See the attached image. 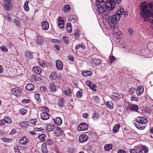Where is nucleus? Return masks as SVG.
Wrapping results in <instances>:
<instances>
[{
    "instance_id": "1",
    "label": "nucleus",
    "mask_w": 153,
    "mask_h": 153,
    "mask_svg": "<svg viewBox=\"0 0 153 153\" xmlns=\"http://www.w3.org/2000/svg\"><path fill=\"white\" fill-rule=\"evenodd\" d=\"M100 4H97V7L98 9L97 12L100 14L102 13V17L105 18L106 16L113 14L112 11L115 7L114 1L113 0H102L100 3Z\"/></svg>"
},
{
    "instance_id": "2",
    "label": "nucleus",
    "mask_w": 153,
    "mask_h": 153,
    "mask_svg": "<svg viewBox=\"0 0 153 153\" xmlns=\"http://www.w3.org/2000/svg\"><path fill=\"white\" fill-rule=\"evenodd\" d=\"M112 15H110L108 16H106L105 19H108V18L109 22L110 23L115 24H116L120 19V17L119 16L117 15L116 14L113 15L114 13L113 12Z\"/></svg>"
},
{
    "instance_id": "3",
    "label": "nucleus",
    "mask_w": 153,
    "mask_h": 153,
    "mask_svg": "<svg viewBox=\"0 0 153 153\" xmlns=\"http://www.w3.org/2000/svg\"><path fill=\"white\" fill-rule=\"evenodd\" d=\"M88 124L85 123H82L79 125L77 128V129L79 131L87 130L88 128Z\"/></svg>"
},
{
    "instance_id": "4",
    "label": "nucleus",
    "mask_w": 153,
    "mask_h": 153,
    "mask_svg": "<svg viewBox=\"0 0 153 153\" xmlns=\"http://www.w3.org/2000/svg\"><path fill=\"white\" fill-rule=\"evenodd\" d=\"M22 90L19 87H16L11 90V93L13 94L16 96H19Z\"/></svg>"
},
{
    "instance_id": "5",
    "label": "nucleus",
    "mask_w": 153,
    "mask_h": 153,
    "mask_svg": "<svg viewBox=\"0 0 153 153\" xmlns=\"http://www.w3.org/2000/svg\"><path fill=\"white\" fill-rule=\"evenodd\" d=\"M153 13L152 12H151L150 13H146L147 15V16L144 17L143 20L145 22H150L151 19H150V17L153 18V19L152 21V23L153 24Z\"/></svg>"
},
{
    "instance_id": "6",
    "label": "nucleus",
    "mask_w": 153,
    "mask_h": 153,
    "mask_svg": "<svg viewBox=\"0 0 153 153\" xmlns=\"http://www.w3.org/2000/svg\"><path fill=\"white\" fill-rule=\"evenodd\" d=\"M4 8L7 11H9L12 7L10 0H4Z\"/></svg>"
},
{
    "instance_id": "7",
    "label": "nucleus",
    "mask_w": 153,
    "mask_h": 153,
    "mask_svg": "<svg viewBox=\"0 0 153 153\" xmlns=\"http://www.w3.org/2000/svg\"><path fill=\"white\" fill-rule=\"evenodd\" d=\"M55 133L58 136H62L64 135L63 131L59 127L56 126L55 128Z\"/></svg>"
},
{
    "instance_id": "8",
    "label": "nucleus",
    "mask_w": 153,
    "mask_h": 153,
    "mask_svg": "<svg viewBox=\"0 0 153 153\" xmlns=\"http://www.w3.org/2000/svg\"><path fill=\"white\" fill-rule=\"evenodd\" d=\"M42 69L39 67L35 66L33 68L32 71L37 75H41Z\"/></svg>"
},
{
    "instance_id": "9",
    "label": "nucleus",
    "mask_w": 153,
    "mask_h": 153,
    "mask_svg": "<svg viewBox=\"0 0 153 153\" xmlns=\"http://www.w3.org/2000/svg\"><path fill=\"white\" fill-rule=\"evenodd\" d=\"M136 122L144 124L147 122V121L146 119L143 117H138L136 119Z\"/></svg>"
},
{
    "instance_id": "10",
    "label": "nucleus",
    "mask_w": 153,
    "mask_h": 153,
    "mask_svg": "<svg viewBox=\"0 0 153 153\" xmlns=\"http://www.w3.org/2000/svg\"><path fill=\"white\" fill-rule=\"evenodd\" d=\"M33 52L27 51L25 54L26 58L28 60H32L33 58Z\"/></svg>"
},
{
    "instance_id": "11",
    "label": "nucleus",
    "mask_w": 153,
    "mask_h": 153,
    "mask_svg": "<svg viewBox=\"0 0 153 153\" xmlns=\"http://www.w3.org/2000/svg\"><path fill=\"white\" fill-rule=\"evenodd\" d=\"M88 136L85 134H82L80 135L79 140L80 142L81 143L86 142L88 140Z\"/></svg>"
},
{
    "instance_id": "12",
    "label": "nucleus",
    "mask_w": 153,
    "mask_h": 153,
    "mask_svg": "<svg viewBox=\"0 0 153 153\" xmlns=\"http://www.w3.org/2000/svg\"><path fill=\"white\" fill-rule=\"evenodd\" d=\"M56 65L58 70H61L63 69V64L60 60L58 59L56 62Z\"/></svg>"
},
{
    "instance_id": "13",
    "label": "nucleus",
    "mask_w": 153,
    "mask_h": 153,
    "mask_svg": "<svg viewBox=\"0 0 153 153\" xmlns=\"http://www.w3.org/2000/svg\"><path fill=\"white\" fill-rule=\"evenodd\" d=\"M29 141L27 138L25 136H23L19 140V142L21 144L26 145L27 143H28Z\"/></svg>"
},
{
    "instance_id": "14",
    "label": "nucleus",
    "mask_w": 153,
    "mask_h": 153,
    "mask_svg": "<svg viewBox=\"0 0 153 153\" xmlns=\"http://www.w3.org/2000/svg\"><path fill=\"white\" fill-rule=\"evenodd\" d=\"M50 115L46 112H43L40 114L41 118L43 120H46L49 119Z\"/></svg>"
},
{
    "instance_id": "15",
    "label": "nucleus",
    "mask_w": 153,
    "mask_h": 153,
    "mask_svg": "<svg viewBox=\"0 0 153 153\" xmlns=\"http://www.w3.org/2000/svg\"><path fill=\"white\" fill-rule=\"evenodd\" d=\"M36 43L39 45H41L43 43V39L42 37L40 35H37V37L36 39Z\"/></svg>"
},
{
    "instance_id": "16",
    "label": "nucleus",
    "mask_w": 153,
    "mask_h": 153,
    "mask_svg": "<svg viewBox=\"0 0 153 153\" xmlns=\"http://www.w3.org/2000/svg\"><path fill=\"white\" fill-rule=\"evenodd\" d=\"M42 26L43 29L44 30H47L49 28V24L47 21H43L42 23Z\"/></svg>"
},
{
    "instance_id": "17",
    "label": "nucleus",
    "mask_w": 153,
    "mask_h": 153,
    "mask_svg": "<svg viewBox=\"0 0 153 153\" xmlns=\"http://www.w3.org/2000/svg\"><path fill=\"white\" fill-rule=\"evenodd\" d=\"M101 60L98 58H95L92 59V63L93 65L98 66L101 63Z\"/></svg>"
},
{
    "instance_id": "18",
    "label": "nucleus",
    "mask_w": 153,
    "mask_h": 153,
    "mask_svg": "<svg viewBox=\"0 0 153 153\" xmlns=\"http://www.w3.org/2000/svg\"><path fill=\"white\" fill-rule=\"evenodd\" d=\"M134 125L136 128L140 130H143L145 128V126L143 124L140 123H134Z\"/></svg>"
},
{
    "instance_id": "19",
    "label": "nucleus",
    "mask_w": 153,
    "mask_h": 153,
    "mask_svg": "<svg viewBox=\"0 0 153 153\" xmlns=\"http://www.w3.org/2000/svg\"><path fill=\"white\" fill-rule=\"evenodd\" d=\"M143 91V87L142 86H139L137 89V94L138 96H140Z\"/></svg>"
},
{
    "instance_id": "20",
    "label": "nucleus",
    "mask_w": 153,
    "mask_h": 153,
    "mask_svg": "<svg viewBox=\"0 0 153 153\" xmlns=\"http://www.w3.org/2000/svg\"><path fill=\"white\" fill-rule=\"evenodd\" d=\"M62 91L67 96L71 94V90L68 87L64 88L62 89Z\"/></svg>"
},
{
    "instance_id": "21",
    "label": "nucleus",
    "mask_w": 153,
    "mask_h": 153,
    "mask_svg": "<svg viewBox=\"0 0 153 153\" xmlns=\"http://www.w3.org/2000/svg\"><path fill=\"white\" fill-rule=\"evenodd\" d=\"M58 25L60 28L62 29L64 27V21L61 20L60 17L58 19Z\"/></svg>"
},
{
    "instance_id": "22",
    "label": "nucleus",
    "mask_w": 153,
    "mask_h": 153,
    "mask_svg": "<svg viewBox=\"0 0 153 153\" xmlns=\"http://www.w3.org/2000/svg\"><path fill=\"white\" fill-rule=\"evenodd\" d=\"M34 89V86L32 84H28L26 86L25 89L28 91H32Z\"/></svg>"
},
{
    "instance_id": "23",
    "label": "nucleus",
    "mask_w": 153,
    "mask_h": 153,
    "mask_svg": "<svg viewBox=\"0 0 153 153\" xmlns=\"http://www.w3.org/2000/svg\"><path fill=\"white\" fill-rule=\"evenodd\" d=\"M54 128V125L52 124L47 125L45 127V129L48 132H51L53 131Z\"/></svg>"
},
{
    "instance_id": "24",
    "label": "nucleus",
    "mask_w": 153,
    "mask_h": 153,
    "mask_svg": "<svg viewBox=\"0 0 153 153\" xmlns=\"http://www.w3.org/2000/svg\"><path fill=\"white\" fill-rule=\"evenodd\" d=\"M49 77L50 79L53 80H56L57 79V75L54 72H52Z\"/></svg>"
},
{
    "instance_id": "25",
    "label": "nucleus",
    "mask_w": 153,
    "mask_h": 153,
    "mask_svg": "<svg viewBox=\"0 0 153 153\" xmlns=\"http://www.w3.org/2000/svg\"><path fill=\"white\" fill-rule=\"evenodd\" d=\"M139 107L137 105L133 104L131 105L130 107V109L131 111H135L137 112L138 111Z\"/></svg>"
},
{
    "instance_id": "26",
    "label": "nucleus",
    "mask_w": 153,
    "mask_h": 153,
    "mask_svg": "<svg viewBox=\"0 0 153 153\" xmlns=\"http://www.w3.org/2000/svg\"><path fill=\"white\" fill-rule=\"evenodd\" d=\"M120 125L119 124L115 125L113 127V131L114 133H116L119 131L120 128Z\"/></svg>"
},
{
    "instance_id": "27",
    "label": "nucleus",
    "mask_w": 153,
    "mask_h": 153,
    "mask_svg": "<svg viewBox=\"0 0 153 153\" xmlns=\"http://www.w3.org/2000/svg\"><path fill=\"white\" fill-rule=\"evenodd\" d=\"M93 74L92 72L91 71H87L82 72V75L84 77H88L91 75Z\"/></svg>"
},
{
    "instance_id": "28",
    "label": "nucleus",
    "mask_w": 153,
    "mask_h": 153,
    "mask_svg": "<svg viewBox=\"0 0 153 153\" xmlns=\"http://www.w3.org/2000/svg\"><path fill=\"white\" fill-rule=\"evenodd\" d=\"M54 121L55 124L58 126L60 125L62 123V119L59 117L56 118L55 120H54Z\"/></svg>"
},
{
    "instance_id": "29",
    "label": "nucleus",
    "mask_w": 153,
    "mask_h": 153,
    "mask_svg": "<svg viewBox=\"0 0 153 153\" xmlns=\"http://www.w3.org/2000/svg\"><path fill=\"white\" fill-rule=\"evenodd\" d=\"M112 148V145L111 144H106L104 146V150L106 151H109Z\"/></svg>"
},
{
    "instance_id": "30",
    "label": "nucleus",
    "mask_w": 153,
    "mask_h": 153,
    "mask_svg": "<svg viewBox=\"0 0 153 153\" xmlns=\"http://www.w3.org/2000/svg\"><path fill=\"white\" fill-rule=\"evenodd\" d=\"M66 30L68 33H71L72 31L71 25L70 23H68L66 25Z\"/></svg>"
},
{
    "instance_id": "31",
    "label": "nucleus",
    "mask_w": 153,
    "mask_h": 153,
    "mask_svg": "<svg viewBox=\"0 0 153 153\" xmlns=\"http://www.w3.org/2000/svg\"><path fill=\"white\" fill-rule=\"evenodd\" d=\"M105 104L108 108L110 109H111L113 108H114L113 103L111 101H108Z\"/></svg>"
},
{
    "instance_id": "32",
    "label": "nucleus",
    "mask_w": 153,
    "mask_h": 153,
    "mask_svg": "<svg viewBox=\"0 0 153 153\" xmlns=\"http://www.w3.org/2000/svg\"><path fill=\"white\" fill-rule=\"evenodd\" d=\"M139 150V148L137 146L134 147L133 149H131L129 150L130 153H138Z\"/></svg>"
},
{
    "instance_id": "33",
    "label": "nucleus",
    "mask_w": 153,
    "mask_h": 153,
    "mask_svg": "<svg viewBox=\"0 0 153 153\" xmlns=\"http://www.w3.org/2000/svg\"><path fill=\"white\" fill-rule=\"evenodd\" d=\"M41 149L43 153H48V151L46 146V144H43L42 145Z\"/></svg>"
},
{
    "instance_id": "34",
    "label": "nucleus",
    "mask_w": 153,
    "mask_h": 153,
    "mask_svg": "<svg viewBox=\"0 0 153 153\" xmlns=\"http://www.w3.org/2000/svg\"><path fill=\"white\" fill-rule=\"evenodd\" d=\"M80 48H81L82 49H84L85 48V46L84 44H78L76 45L75 48L76 50H78Z\"/></svg>"
},
{
    "instance_id": "35",
    "label": "nucleus",
    "mask_w": 153,
    "mask_h": 153,
    "mask_svg": "<svg viewBox=\"0 0 153 153\" xmlns=\"http://www.w3.org/2000/svg\"><path fill=\"white\" fill-rule=\"evenodd\" d=\"M68 19L69 20L71 21V20H74V21H75L77 20V17L75 15H70L68 17Z\"/></svg>"
},
{
    "instance_id": "36",
    "label": "nucleus",
    "mask_w": 153,
    "mask_h": 153,
    "mask_svg": "<svg viewBox=\"0 0 153 153\" xmlns=\"http://www.w3.org/2000/svg\"><path fill=\"white\" fill-rule=\"evenodd\" d=\"M124 11V10L123 8H120L119 10H118L116 14L118 16H119V17L120 18V15L123 14Z\"/></svg>"
},
{
    "instance_id": "37",
    "label": "nucleus",
    "mask_w": 153,
    "mask_h": 153,
    "mask_svg": "<svg viewBox=\"0 0 153 153\" xmlns=\"http://www.w3.org/2000/svg\"><path fill=\"white\" fill-rule=\"evenodd\" d=\"M116 97L117 99L120 100L121 98L120 96L118 94L116 93H114L111 95V98H114L113 97Z\"/></svg>"
},
{
    "instance_id": "38",
    "label": "nucleus",
    "mask_w": 153,
    "mask_h": 153,
    "mask_svg": "<svg viewBox=\"0 0 153 153\" xmlns=\"http://www.w3.org/2000/svg\"><path fill=\"white\" fill-rule=\"evenodd\" d=\"M4 120L5 123H10L12 122L11 119L7 117H5L4 118Z\"/></svg>"
},
{
    "instance_id": "39",
    "label": "nucleus",
    "mask_w": 153,
    "mask_h": 153,
    "mask_svg": "<svg viewBox=\"0 0 153 153\" xmlns=\"http://www.w3.org/2000/svg\"><path fill=\"white\" fill-rule=\"evenodd\" d=\"M63 10L65 12H68L70 11L71 8L68 5H66L64 7Z\"/></svg>"
},
{
    "instance_id": "40",
    "label": "nucleus",
    "mask_w": 153,
    "mask_h": 153,
    "mask_svg": "<svg viewBox=\"0 0 153 153\" xmlns=\"http://www.w3.org/2000/svg\"><path fill=\"white\" fill-rule=\"evenodd\" d=\"M46 137V135L45 134H42L39 136V138L41 142H43L45 141Z\"/></svg>"
},
{
    "instance_id": "41",
    "label": "nucleus",
    "mask_w": 153,
    "mask_h": 153,
    "mask_svg": "<svg viewBox=\"0 0 153 153\" xmlns=\"http://www.w3.org/2000/svg\"><path fill=\"white\" fill-rule=\"evenodd\" d=\"M56 87L53 84H51L50 86V89L51 91H54L56 90Z\"/></svg>"
},
{
    "instance_id": "42",
    "label": "nucleus",
    "mask_w": 153,
    "mask_h": 153,
    "mask_svg": "<svg viewBox=\"0 0 153 153\" xmlns=\"http://www.w3.org/2000/svg\"><path fill=\"white\" fill-rule=\"evenodd\" d=\"M19 124L21 126H22L25 128L27 127L28 126L27 123L25 121H23L22 122H19Z\"/></svg>"
},
{
    "instance_id": "43",
    "label": "nucleus",
    "mask_w": 153,
    "mask_h": 153,
    "mask_svg": "<svg viewBox=\"0 0 153 153\" xmlns=\"http://www.w3.org/2000/svg\"><path fill=\"white\" fill-rule=\"evenodd\" d=\"M35 98L37 100L38 102H40L41 99L40 97V94L38 93L36 94L35 95Z\"/></svg>"
},
{
    "instance_id": "44",
    "label": "nucleus",
    "mask_w": 153,
    "mask_h": 153,
    "mask_svg": "<svg viewBox=\"0 0 153 153\" xmlns=\"http://www.w3.org/2000/svg\"><path fill=\"white\" fill-rule=\"evenodd\" d=\"M138 153H147L146 150L143 147L139 148Z\"/></svg>"
},
{
    "instance_id": "45",
    "label": "nucleus",
    "mask_w": 153,
    "mask_h": 153,
    "mask_svg": "<svg viewBox=\"0 0 153 153\" xmlns=\"http://www.w3.org/2000/svg\"><path fill=\"white\" fill-rule=\"evenodd\" d=\"M28 2L26 1L25 2L24 8L26 11H28L29 10V7L28 6Z\"/></svg>"
},
{
    "instance_id": "46",
    "label": "nucleus",
    "mask_w": 153,
    "mask_h": 153,
    "mask_svg": "<svg viewBox=\"0 0 153 153\" xmlns=\"http://www.w3.org/2000/svg\"><path fill=\"white\" fill-rule=\"evenodd\" d=\"M82 91L81 90L79 91L76 93V96L79 98H80L82 97Z\"/></svg>"
},
{
    "instance_id": "47",
    "label": "nucleus",
    "mask_w": 153,
    "mask_h": 153,
    "mask_svg": "<svg viewBox=\"0 0 153 153\" xmlns=\"http://www.w3.org/2000/svg\"><path fill=\"white\" fill-rule=\"evenodd\" d=\"M3 141L4 142L9 143L11 142L12 141V139L11 138H7L5 137H3L2 139Z\"/></svg>"
},
{
    "instance_id": "48",
    "label": "nucleus",
    "mask_w": 153,
    "mask_h": 153,
    "mask_svg": "<svg viewBox=\"0 0 153 153\" xmlns=\"http://www.w3.org/2000/svg\"><path fill=\"white\" fill-rule=\"evenodd\" d=\"M62 40L64 41V43L66 45L68 44L69 43L68 37L66 36H64L62 38Z\"/></svg>"
},
{
    "instance_id": "49",
    "label": "nucleus",
    "mask_w": 153,
    "mask_h": 153,
    "mask_svg": "<svg viewBox=\"0 0 153 153\" xmlns=\"http://www.w3.org/2000/svg\"><path fill=\"white\" fill-rule=\"evenodd\" d=\"M19 111L20 113L23 115L27 113V110L25 108H23L20 110Z\"/></svg>"
},
{
    "instance_id": "50",
    "label": "nucleus",
    "mask_w": 153,
    "mask_h": 153,
    "mask_svg": "<svg viewBox=\"0 0 153 153\" xmlns=\"http://www.w3.org/2000/svg\"><path fill=\"white\" fill-rule=\"evenodd\" d=\"M53 143V141L50 139H48L46 141L45 143L44 144H46H46H47L48 145L50 146L52 145Z\"/></svg>"
},
{
    "instance_id": "51",
    "label": "nucleus",
    "mask_w": 153,
    "mask_h": 153,
    "mask_svg": "<svg viewBox=\"0 0 153 153\" xmlns=\"http://www.w3.org/2000/svg\"><path fill=\"white\" fill-rule=\"evenodd\" d=\"M34 130L36 131H42V132H43L44 131V129H43L42 128H35L34 129Z\"/></svg>"
},
{
    "instance_id": "52",
    "label": "nucleus",
    "mask_w": 153,
    "mask_h": 153,
    "mask_svg": "<svg viewBox=\"0 0 153 153\" xmlns=\"http://www.w3.org/2000/svg\"><path fill=\"white\" fill-rule=\"evenodd\" d=\"M4 16L5 17V18L7 19L9 22H10L11 21V19L9 13H6L5 15Z\"/></svg>"
},
{
    "instance_id": "53",
    "label": "nucleus",
    "mask_w": 153,
    "mask_h": 153,
    "mask_svg": "<svg viewBox=\"0 0 153 153\" xmlns=\"http://www.w3.org/2000/svg\"><path fill=\"white\" fill-rule=\"evenodd\" d=\"M40 89L42 92H46L47 91V88L44 86H41Z\"/></svg>"
},
{
    "instance_id": "54",
    "label": "nucleus",
    "mask_w": 153,
    "mask_h": 153,
    "mask_svg": "<svg viewBox=\"0 0 153 153\" xmlns=\"http://www.w3.org/2000/svg\"><path fill=\"white\" fill-rule=\"evenodd\" d=\"M93 98L94 100L97 103H99L100 102V99L98 97V96H94L93 97Z\"/></svg>"
},
{
    "instance_id": "55",
    "label": "nucleus",
    "mask_w": 153,
    "mask_h": 153,
    "mask_svg": "<svg viewBox=\"0 0 153 153\" xmlns=\"http://www.w3.org/2000/svg\"><path fill=\"white\" fill-rule=\"evenodd\" d=\"M135 91V89L133 88H131L129 91V93L131 95H133Z\"/></svg>"
},
{
    "instance_id": "56",
    "label": "nucleus",
    "mask_w": 153,
    "mask_h": 153,
    "mask_svg": "<svg viewBox=\"0 0 153 153\" xmlns=\"http://www.w3.org/2000/svg\"><path fill=\"white\" fill-rule=\"evenodd\" d=\"M90 88L93 91H96L97 90V86L95 84H93L90 87Z\"/></svg>"
},
{
    "instance_id": "57",
    "label": "nucleus",
    "mask_w": 153,
    "mask_h": 153,
    "mask_svg": "<svg viewBox=\"0 0 153 153\" xmlns=\"http://www.w3.org/2000/svg\"><path fill=\"white\" fill-rule=\"evenodd\" d=\"M64 103V102L63 100L62 99H60L59 104V106L61 108L63 106Z\"/></svg>"
},
{
    "instance_id": "58",
    "label": "nucleus",
    "mask_w": 153,
    "mask_h": 153,
    "mask_svg": "<svg viewBox=\"0 0 153 153\" xmlns=\"http://www.w3.org/2000/svg\"><path fill=\"white\" fill-rule=\"evenodd\" d=\"M40 65L43 68H45L46 67V65L44 61L39 62Z\"/></svg>"
},
{
    "instance_id": "59",
    "label": "nucleus",
    "mask_w": 153,
    "mask_h": 153,
    "mask_svg": "<svg viewBox=\"0 0 153 153\" xmlns=\"http://www.w3.org/2000/svg\"><path fill=\"white\" fill-rule=\"evenodd\" d=\"M0 48L3 51L6 52L8 51V49L6 47L4 46H2Z\"/></svg>"
},
{
    "instance_id": "60",
    "label": "nucleus",
    "mask_w": 153,
    "mask_h": 153,
    "mask_svg": "<svg viewBox=\"0 0 153 153\" xmlns=\"http://www.w3.org/2000/svg\"><path fill=\"white\" fill-rule=\"evenodd\" d=\"M109 59L110 63H111L116 59V58L114 56H110Z\"/></svg>"
},
{
    "instance_id": "61",
    "label": "nucleus",
    "mask_w": 153,
    "mask_h": 153,
    "mask_svg": "<svg viewBox=\"0 0 153 153\" xmlns=\"http://www.w3.org/2000/svg\"><path fill=\"white\" fill-rule=\"evenodd\" d=\"M36 120L35 119H32L30 120V122L32 125H35Z\"/></svg>"
},
{
    "instance_id": "62",
    "label": "nucleus",
    "mask_w": 153,
    "mask_h": 153,
    "mask_svg": "<svg viewBox=\"0 0 153 153\" xmlns=\"http://www.w3.org/2000/svg\"><path fill=\"white\" fill-rule=\"evenodd\" d=\"M30 100L29 99H24L22 100V102L24 104L26 103H29Z\"/></svg>"
},
{
    "instance_id": "63",
    "label": "nucleus",
    "mask_w": 153,
    "mask_h": 153,
    "mask_svg": "<svg viewBox=\"0 0 153 153\" xmlns=\"http://www.w3.org/2000/svg\"><path fill=\"white\" fill-rule=\"evenodd\" d=\"M99 115L97 113H95L93 114V117L94 119H97L99 117Z\"/></svg>"
},
{
    "instance_id": "64",
    "label": "nucleus",
    "mask_w": 153,
    "mask_h": 153,
    "mask_svg": "<svg viewBox=\"0 0 153 153\" xmlns=\"http://www.w3.org/2000/svg\"><path fill=\"white\" fill-rule=\"evenodd\" d=\"M117 153H126V152L124 150L120 149L118 150Z\"/></svg>"
}]
</instances>
